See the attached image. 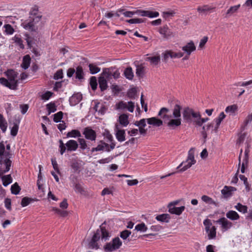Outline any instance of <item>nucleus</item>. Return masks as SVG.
<instances>
[{
    "mask_svg": "<svg viewBox=\"0 0 252 252\" xmlns=\"http://www.w3.org/2000/svg\"><path fill=\"white\" fill-rule=\"evenodd\" d=\"M90 84L92 90L94 91L95 90L97 85V80L95 77L92 76L91 77Z\"/></svg>",
    "mask_w": 252,
    "mask_h": 252,
    "instance_id": "5fc2aeb1",
    "label": "nucleus"
},
{
    "mask_svg": "<svg viewBox=\"0 0 252 252\" xmlns=\"http://www.w3.org/2000/svg\"><path fill=\"white\" fill-rule=\"evenodd\" d=\"M10 158L8 157L0 158V176L2 175L10 170L12 162Z\"/></svg>",
    "mask_w": 252,
    "mask_h": 252,
    "instance_id": "9d476101",
    "label": "nucleus"
},
{
    "mask_svg": "<svg viewBox=\"0 0 252 252\" xmlns=\"http://www.w3.org/2000/svg\"><path fill=\"white\" fill-rule=\"evenodd\" d=\"M5 157L11 158V154L9 152H5V146L3 142H0V158Z\"/></svg>",
    "mask_w": 252,
    "mask_h": 252,
    "instance_id": "c85d7f7f",
    "label": "nucleus"
},
{
    "mask_svg": "<svg viewBox=\"0 0 252 252\" xmlns=\"http://www.w3.org/2000/svg\"><path fill=\"white\" fill-rule=\"evenodd\" d=\"M76 78L79 80H81L84 78V72L81 66L77 67L75 70Z\"/></svg>",
    "mask_w": 252,
    "mask_h": 252,
    "instance_id": "4c0bfd02",
    "label": "nucleus"
},
{
    "mask_svg": "<svg viewBox=\"0 0 252 252\" xmlns=\"http://www.w3.org/2000/svg\"><path fill=\"white\" fill-rule=\"evenodd\" d=\"M182 49L188 56H190L192 52L196 50V46L193 41H190L186 45L182 47Z\"/></svg>",
    "mask_w": 252,
    "mask_h": 252,
    "instance_id": "f3484780",
    "label": "nucleus"
},
{
    "mask_svg": "<svg viewBox=\"0 0 252 252\" xmlns=\"http://www.w3.org/2000/svg\"><path fill=\"white\" fill-rule=\"evenodd\" d=\"M147 60L150 61L152 64L157 65L160 61V57L159 56L150 57L147 58Z\"/></svg>",
    "mask_w": 252,
    "mask_h": 252,
    "instance_id": "864d4df0",
    "label": "nucleus"
},
{
    "mask_svg": "<svg viewBox=\"0 0 252 252\" xmlns=\"http://www.w3.org/2000/svg\"><path fill=\"white\" fill-rule=\"evenodd\" d=\"M36 17H39V21L41 20L42 15L39 12L38 8L37 6L32 7L30 12L29 17L34 18Z\"/></svg>",
    "mask_w": 252,
    "mask_h": 252,
    "instance_id": "bb28decb",
    "label": "nucleus"
},
{
    "mask_svg": "<svg viewBox=\"0 0 252 252\" xmlns=\"http://www.w3.org/2000/svg\"><path fill=\"white\" fill-rule=\"evenodd\" d=\"M237 109V106L236 105H232L227 106L225 109V112L226 113H230L234 114Z\"/></svg>",
    "mask_w": 252,
    "mask_h": 252,
    "instance_id": "13d9d810",
    "label": "nucleus"
},
{
    "mask_svg": "<svg viewBox=\"0 0 252 252\" xmlns=\"http://www.w3.org/2000/svg\"><path fill=\"white\" fill-rule=\"evenodd\" d=\"M226 217L227 219H229L232 221L237 220L240 219V216L235 211L230 210L226 213Z\"/></svg>",
    "mask_w": 252,
    "mask_h": 252,
    "instance_id": "412c9836",
    "label": "nucleus"
},
{
    "mask_svg": "<svg viewBox=\"0 0 252 252\" xmlns=\"http://www.w3.org/2000/svg\"><path fill=\"white\" fill-rule=\"evenodd\" d=\"M235 208L239 212H242L243 214L246 213L248 211V207L247 206L243 205L240 203H237V205L235 206Z\"/></svg>",
    "mask_w": 252,
    "mask_h": 252,
    "instance_id": "79ce46f5",
    "label": "nucleus"
},
{
    "mask_svg": "<svg viewBox=\"0 0 252 252\" xmlns=\"http://www.w3.org/2000/svg\"><path fill=\"white\" fill-rule=\"evenodd\" d=\"M39 17H36L34 18L29 17L26 20H22L21 26L26 30L30 32H36L41 24Z\"/></svg>",
    "mask_w": 252,
    "mask_h": 252,
    "instance_id": "7ed1b4c3",
    "label": "nucleus"
},
{
    "mask_svg": "<svg viewBox=\"0 0 252 252\" xmlns=\"http://www.w3.org/2000/svg\"><path fill=\"white\" fill-rule=\"evenodd\" d=\"M99 86L101 91L106 90L108 87L106 77L102 75L98 78Z\"/></svg>",
    "mask_w": 252,
    "mask_h": 252,
    "instance_id": "a878e982",
    "label": "nucleus"
},
{
    "mask_svg": "<svg viewBox=\"0 0 252 252\" xmlns=\"http://www.w3.org/2000/svg\"><path fill=\"white\" fill-rule=\"evenodd\" d=\"M86 139L91 140L95 141L96 138V134L95 131L89 127H85L83 132Z\"/></svg>",
    "mask_w": 252,
    "mask_h": 252,
    "instance_id": "4468645a",
    "label": "nucleus"
},
{
    "mask_svg": "<svg viewBox=\"0 0 252 252\" xmlns=\"http://www.w3.org/2000/svg\"><path fill=\"white\" fill-rule=\"evenodd\" d=\"M215 8L208 5H204L203 6H198L197 8V11L201 14H207L208 12H211V10Z\"/></svg>",
    "mask_w": 252,
    "mask_h": 252,
    "instance_id": "cd10ccee",
    "label": "nucleus"
},
{
    "mask_svg": "<svg viewBox=\"0 0 252 252\" xmlns=\"http://www.w3.org/2000/svg\"><path fill=\"white\" fill-rule=\"evenodd\" d=\"M82 99V94L79 93H77L72 95L69 98V102L71 105H75L78 104Z\"/></svg>",
    "mask_w": 252,
    "mask_h": 252,
    "instance_id": "b1692460",
    "label": "nucleus"
},
{
    "mask_svg": "<svg viewBox=\"0 0 252 252\" xmlns=\"http://www.w3.org/2000/svg\"><path fill=\"white\" fill-rule=\"evenodd\" d=\"M78 141L80 145V148L82 150H85L87 148V144L86 141L84 138H79Z\"/></svg>",
    "mask_w": 252,
    "mask_h": 252,
    "instance_id": "4d7b16f0",
    "label": "nucleus"
},
{
    "mask_svg": "<svg viewBox=\"0 0 252 252\" xmlns=\"http://www.w3.org/2000/svg\"><path fill=\"white\" fill-rule=\"evenodd\" d=\"M207 234L208 239L211 240L215 239L216 237V227L213 226L211 228L205 230Z\"/></svg>",
    "mask_w": 252,
    "mask_h": 252,
    "instance_id": "2f4dec72",
    "label": "nucleus"
},
{
    "mask_svg": "<svg viewBox=\"0 0 252 252\" xmlns=\"http://www.w3.org/2000/svg\"><path fill=\"white\" fill-rule=\"evenodd\" d=\"M20 189H21L17 183H15L11 187V193L14 194H18Z\"/></svg>",
    "mask_w": 252,
    "mask_h": 252,
    "instance_id": "8fccbe9b",
    "label": "nucleus"
},
{
    "mask_svg": "<svg viewBox=\"0 0 252 252\" xmlns=\"http://www.w3.org/2000/svg\"><path fill=\"white\" fill-rule=\"evenodd\" d=\"M222 121L219 120L217 118L214 119V122L213 123H215V126H214V129H212V131H214V132L217 133L218 131V129L219 127V126Z\"/></svg>",
    "mask_w": 252,
    "mask_h": 252,
    "instance_id": "0e129e2a",
    "label": "nucleus"
},
{
    "mask_svg": "<svg viewBox=\"0 0 252 252\" xmlns=\"http://www.w3.org/2000/svg\"><path fill=\"white\" fill-rule=\"evenodd\" d=\"M159 32L162 35V37L166 39L173 37L174 35L173 32L171 31L166 25L160 27L159 29Z\"/></svg>",
    "mask_w": 252,
    "mask_h": 252,
    "instance_id": "2eb2a0df",
    "label": "nucleus"
},
{
    "mask_svg": "<svg viewBox=\"0 0 252 252\" xmlns=\"http://www.w3.org/2000/svg\"><path fill=\"white\" fill-rule=\"evenodd\" d=\"M63 78V71L62 69L58 70L54 75V79L55 80H58L59 79H62Z\"/></svg>",
    "mask_w": 252,
    "mask_h": 252,
    "instance_id": "e2e57ef3",
    "label": "nucleus"
},
{
    "mask_svg": "<svg viewBox=\"0 0 252 252\" xmlns=\"http://www.w3.org/2000/svg\"><path fill=\"white\" fill-rule=\"evenodd\" d=\"M1 180L3 182V185L6 187L9 184L12 183V179L10 175L3 176L1 177Z\"/></svg>",
    "mask_w": 252,
    "mask_h": 252,
    "instance_id": "ea45409f",
    "label": "nucleus"
},
{
    "mask_svg": "<svg viewBox=\"0 0 252 252\" xmlns=\"http://www.w3.org/2000/svg\"><path fill=\"white\" fill-rule=\"evenodd\" d=\"M122 245V242L119 237H116L106 244L104 247L105 252H112L119 249Z\"/></svg>",
    "mask_w": 252,
    "mask_h": 252,
    "instance_id": "0eeeda50",
    "label": "nucleus"
},
{
    "mask_svg": "<svg viewBox=\"0 0 252 252\" xmlns=\"http://www.w3.org/2000/svg\"><path fill=\"white\" fill-rule=\"evenodd\" d=\"M131 234V231L128 230H125L122 231L120 234V237L123 239L124 242L125 241H127V242H129V239L127 238L129 237Z\"/></svg>",
    "mask_w": 252,
    "mask_h": 252,
    "instance_id": "58836bf2",
    "label": "nucleus"
},
{
    "mask_svg": "<svg viewBox=\"0 0 252 252\" xmlns=\"http://www.w3.org/2000/svg\"><path fill=\"white\" fill-rule=\"evenodd\" d=\"M126 22L132 24H138V23H142L144 22V20L142 19L139 18H133L130 19L129 20H127L126 21Z\"/></svg>",
    "mask_w": 252,
    "mask_h": 252,
    "instance_id": "680f3d73",
    "label": "nucleus"
},
{
    "mask_svg": "<svg viewBox=\"0 0 252 252\" xmlns=\"http://www.w3.org/2000/svg\"><path fill=\"white\" fill-rule=\"evenodd\" d=\"M217 222L220 225L221 230L222 232L228 230L233 226V223L224 217L220 218Z\"/></svg>",
    "mask_w": 252,
    "mask_h": 252,
    "instance_id": "ddd939ff",
    "label": "nucleus"
},
{
    "mask_svg": "<svg viewBox=\"0 0 252 252\" xmlns=\"http://www.w3.org/2000/svg\"><path fill=\"white\" fill-rule=\"evenodd\" d=\"M236 190V188L235 187L225 186L221 190V192L224 197L227 198L231 196Z\"/></svg>",
    "mask_w": 252,
    "mask_h": 252,
    "instance_id": "a211bd4d",
    "label": "nucleus"
},
{
    "mask_svg": "<svg viewBox=\"0 0 252 252\" xmlns=\"http://www.w3.org/2000/svg\"><path fill=\"white\" fill-rule=\"evenodd\" d=\"M52 92L47 91L42 94L41 99L44 100H47L52 96Z\"/></svg>",
    "mask_w": 252,
    "mask_h": 252,
    "instance_id": "338daca9",
    "label": "nucleus"
},
{
    "mask_svg": "<svg viewBox=\"0 0 252 252\" xmlns=\"http://www.w3.org/2000/svg\"><path fill=\"white\" fill-rule=\"evenodd\" d=\"M81 136V134L80 132L77 129H72L70 131H69L66 134L67 137H72V138H76V137H80Z\"/></svg>",
    "mask_w": 252,
    "mask_h": 252,
    "instance_id": "e433bc0d",
    "label": "nucleus"
},
{
    "mask_svg": "<svg viewBox=\"0 0 252 252\" xmlns=\"http://www.w3.org/2000/svg\"><path fill=\"white\" fill-rule=\"evenodd\" d=\"M3 28L5 29V32L6 34H12L14 32V30L10 24H5L4 25Z\"/></svg>",
    "mask_w": 252,
    "mask_h": 252,
    "instance_id": "de8ad7c7",
    "label": "nucleus"
},
{
    "mask_svg": "<svg viewBox=\"0 0 252 252\" xmlns=\"http://www.w3.org/2000/svg\"><path fill=\"white\" fill-rule=\"evenodd\" d=\"M136 94V90L135 88L130 89L127 92V96L130 98H134Z\"/></svg>",
    "mask_w": 252,
    "mask_h": 252,
    "instance_id": "774afa93",
    "label": "nucleus"
},
{
    "mask_svg": "<svg viewBox=\"0 0 252 252\" xmlns=\"http://www.w3.org/2000/svg\"><path fill=\"white\" fill-rule=\"evenodd\" d=\"M156 219L159 221L163 222H168L170 219V217L169 214H162L161 215H157L156 217Z\"/></svg>",
    "mask_w": 252,
    "mask_h": 252,
    "instance_id": "7c9ffc66",
    "label": "nucleus"
},
{
    "mask_svg": "<svg viewBox=\"0 0 252 252\" xmlns=\"http://www.w3.org/2000/svg\"><path fill=\"white\" fill-rule=\"evenodd\" d=\"M17 74L18 73L13 70H8L6 72V75L9 83V89L13 90L16 89L18 85V81L16 79Z\"/></svg>",
    "mask_w": 252,
    "mask_h": 252,
    "instance_id": "1a4fd4ad",
    "label": "nucleus"
},
{
    "mask_svg": "<svg viewBox=\"0 0 252 252\" xmlns=\"http://www.w3.org/2000/svg\"><path fill=\"white\" fill-rule=\"evenodd\" d=\"M116 137L117 140L120 142H123L126 140V133L124 129H118L116 126Z\"/></svg>",
    "mask_w": 252,
    "mask_h": 252,
    "instance_id": "4be33fe9",
    "label": "nucleus"
},
{
    "mask_svg": "<svg viewBox=\"0 0 252 252\" xmlns=\"http://www.w3.org/2000/svg\"><path fill=\"white\" fill-rule=\"evenodd\" d=\"M145 67L142 65H138L136 67V74L138 77H142L144 74Z\"/></svg>",
    "mask_w": 252,
    "mask_h": 252,
    "instance_id": "a18cd8bd",
    "label": "nucleus"
},
{
    "mask_svg": "<svg viewBox=\"0 0 252 252\" xmlns=\"http://www.w3.org/2000/svg\"><path fill=\"white\" fill-rule=\"evenodd\" d=\"M101 75L104 76L108 80H110L112 78L118 79L120 76V73L118 69L114 68H104Z\"/></svg>",
    "mask_w": 252,
    "mask_h": 252,
    "instance_id": "f8f14e48",
    "label": "nucleus"
},
{
    "mask_svg": "<svg viewBox=\"0 0 252 252\" xmlns=\"http://www.w3.org/2000/svg\"><path fill=\"white\" fill-rule=\"evenodd\" d=\"M196 163L194 159V148H191L188 152V158L186 161L182 162L177 167L180 172H183L190 168Z\"/></svg>",
    "mask_w": 252,
    "mask_h": 252,
    "instance_id": "39448f33",
    "label": "nucleus"
},
{
    "mask_svg": "<svg viewBox=\"0 0 252 252\" xmlns=\"http://www.w3.org/2000/svg\"><path fill=\"white\" fill-rule=\"evenodd\" d=\"M12 39L20 46L21 49H24V45L23 44V40H22L20 35L16 34L13 37Z\"/></svg>",
    "mask_w": 252,
    "mask_h": 252,
    "instance_id": "37998d69",
    "label": "nucleus"
},
{
    "mask_svg": "<svg viewBox=\"0 0 252 252\" xmlns=\"http://www.w3.org/2000/svg\"><path fill=\"white\" fill-rule=\"evenodd\" d=\"M147 122L148 124L155 126H160L163 124V121L156 117H152L147 119Z\"/></svg>",
    "mask_w": 252,
    "mask_h": 252,
    "instance_id": "5701e85b",
    "label": "nucleus"
},
{
    "mask_svg": "<svg viewBox=\"0 0 252 252\" xmlns=\"http://www.w3.org/2000/svg\"><path fill=\"white\" fill-rule=\"evenodd\" d=\"M209 120L208 118H201V115L200 113H199V117H197L196 119H195L194 120H193V122L197 126H202L203 124L207 122Z\"/></svg>",
    "mask_w": 252,
    "mask_h": 252,
    "instance_id": "f704fd0d",
    "label": "nucleus"
},
{
    "mask_svg": "<svg viewBox=\"0 0 252 252\" xmlns=\"http://www.w3.org/2000/svg\"><path fill=\"white\" fill-rule=\"evenodd\" d=\"M240 6L241 5L240 4L231 6L226 12L225 14V17L228 18L233 15L238 11Z\"/></svg>",
    "mask_w": 252,
    "mask_h": 252,
    "instance_id": "393cba45",
    "label": "nucleus"
},
{
    "mask_svg": "<svg viewBox=\"0 0 252 252\" xmlns=\"http://www.w3.org/2000/svg\"><path fill=\"white\" fill-rule=\"evenodd\" d=\"M201 199L206 203L211 205H215V206L217 205L216 202L212 198L207 195H204L202 196Z\"/></svg>",
    "mask_w": 252,
    "mask_h": 252,
    "instance_id": "a19ab883",
    "label": "nucleus"
},
{
    "mask_svg": "<svg viewBox=\"0 0 252 252\" xmlns=\"http://www.w3.org/2000/svg\"><path fill=\"white\" fill-rule=\"evenodd\" d=\"M124 75L126 78L128 80H132L134 74L132 71V69L131 67H128L126 68L124 71Z\"/></svg>",
    "mask_w": 252,
    "mask_h": 252,
    "instance_id": "c9c22d12",
    "label": "nucleus"
},
{
    "mask_svg": "<svg viewBox=\"0 0 252 252\" xmlns=\"http://www.w3.org/2000/svg\"><path fill=\"white\" fill-rule=\"evenodd\" d=\"M7 128V123L3 115L0 114V128L2 132H5Z\"/></svg>",
    "mask_w": 252,
    "mask_h": 252,
    "instance_id": "473e14b6",
    "label": "nucleus"
},
{
    "mask_svg": "<svg viewBox=\"0 0 252 252\" xmlns=\"http://www.w3.org/2000/svg\"><path fill=\"white\" fill-rule=\"evenodd\" d=\"M128 116L123 114L119 116V121L120 124L123 126H127L129 124Z\"/></svg>",
    "mask_w": 252,
    "mask_h": 252,
    "instance_id": "72a5a7b5",
    "label": "nucleus"
},
{
    "mask_svg": "<svg viewBox=\"0 0 252 252\" xmlns=\"http://www.w3.org/2000/svg\"><path fill=\"white\" fill-rule=\"evenodd\" d=\"M246 136L245 133H240L238 135V138L237 140V144H241L243 143Z\"/></svg>",
    "mask_w": 252,
    "mask_h": 252,
    "instance_id": "69168bd1",
    "label": "nucleus"
},
{
    "mask_svg": "<svg viewBox=\"0 0 252 252\" xmlns=\"http://www.w3.org/2000/svg\"><path fill=\"white\" fill-rule=\"evenodd\" d=\"M89 68L91 73L92 74H96L100 71V68L93 64H90Z\"/></svg>",
    "mask_w": 252,
    "mask_h": 252,
    "instance_id": "603ef678",
    "label": "nucleus"
},
{
    "mask_svg": "<svg viewBox=\"0 0 252 252\" xmlns=\"http://www.w3.org/2000/svg\"><path fill=\"white\" fill-rule=\"evenodd\" d=\"M53 210L55 212V213L62 217H65L68 214L67 211L62 210L58 208H53Z\"/></svg>",
    "mask_w": 252,
    "mask_h": 252,
    "instance_id": "052dcab7",
    "label": "nucleus"
},
{
    "mask_svg": "<svg viewBox=\"0 0 252 252\" xmlns=\"http://www.w3.org/2000/svg\"><path fill=\"white\" fill-rule=\"evenodd\" d=\"M33 199L25 197L23 198L21 201V206L22 207H26L28 206L31 202L33 201Z\"/></svg>",
    "mask_w": 252,
    "mask_h": 252,
    "instance_id": "6e6d98bb",
    "label": "nucleus"
},
{
    "mask_svg": "<svg viewBox=\"0 0 252 252\" xmlns=\"http://www.w3.org/2000/svg\"><path fill=\"white\" fill-rule=\"evenodd\" d=\"M115 147V142H112L110 145L106 143L103 141L101 140L99 142L98 145L96 147L93 148L91 150L92 152L103 151H105L107 152H110L113 150Z\"/></svg>",
    "mask_w": 252,
    "mask_h": 252,
    "instance_id": "6e6552de",
    "label": "nucleus"
},
{
    "mask_svg": "<svg viewBox=\"0 0 252 252\" xmlns=\"http://www.w3.org/2000/svg\"><path fill=\"white\" fill-rule=\"evenodd\" d=\"M168 212L172 214H175L176 215H180L185 209V207L182 206L179 207H168Z\"/></svg>",
    "mask_w": 252,
    "mask_h": 252,
    "instance_id": "aec40b11",
    "label": "nucleus"
},
{
    "mask_svg": "<svg viewBox=\"0 0 252 252\" xmlns=\"http://www.w3.org/2000/svg\"><path fill=\"white\" fill-rule=\"evenodd\" d=\"M182 107L179 104H176L173 109L172 114H167L169 110L165 107L162 108L158 113V115L163 119L165 124L171 129H174L181 125Z\"/></svg>",
    "mask_w": 252,
    "mask_h": 252,
    "instance_id": "f257e3e1",
    "label": "nucleus"
},
{
    "mask_svg": "<svg viewBox=\"0 0 252 252\" xmlns=\"http://www.w3.org/2000/svg\"><path fill=\"white\" fill-rule=\"evenodd\" d=\"M19 129V124L16 123H14L13 124V126L11 128L10 130V134L12 136H16L17 134L18 131Z\"/></svg>",
    "mask_w": 252,
    "mask_h": 252,
    "instance_id": "49530a36",
    "label": "nucleus"
},
{
    "mask_svg": "<svg viewBox=\"0 0 252 252\" xmlns=\"http://www.w3.org/2000/svg\"><path fill=\"white\" fill-rule=\"evenodd\" d=\"M146 120L145 119H141L140 121H136L134 125L139 127H145L146 126Z\"/></svg>",
    "mask_w": 252,
    "mask_h": 252,
    "instance_id": "bf43d9fd",
    "label": "nucleus"
},
{
    "mask_svg": "<svg viewBox=\"0 0 252 252\" xmlns=\"http://www.w3.org/2000/svg\"><path fill=\"white\" fill-rule=\"evenodd\" d=\"M31 59L29 55L25 56L23 59L22 63L21 65V67L24 69H27L30 66Z\"/></svg>",
    "mask_w": 252,
    "mask_h": 252,
    "instance_id": "c756f323",
    "label": "nucleus"
},
{
    "mask_svg": "<svg viewBox=\"0 0 252 252\" xmlns=\"http://www.w3.org/2000/svg\"><path fill=\"white\" fill-rule=\"evenodd\" d=\"M184 53L181 52H174L172 51H166L163 54V58L165 61H166L169 57L171 58H180L183 57Z\"/></svg>",
    "mask_w": 252,
    "mask_h": 252,
    "instance_id": "dca6fc26",
    "label": "nucleus"
},
{
    "mask_svg": "<svg viewBox=\"0 0 252 252\" xmlns=\"http://www.w3.org/2000/svg\"><path fill=\"white\" fill-rule=\"evenodd\" d=\"M183 116L186 122H191L192 121V118L194 120L199 117V112H195L192 109L187 107L183 111Z\"/></svg>",
    "mask_w": 252,
    "mask_h": 252,
    "instance_id": "9b49d317",
    "label": "nucleus"
},
{
    "mask_svg": "<svg viewBox=\"0 0 252 252\" xmlns=\"http://www.w3.org/2000/svg\"><path fill=\"white\" fill-rule=\"evenodd\" d=\"M119 12L122 14L126 17H132L135 14H137L141 16H145L149 18L157 17L159 16V13L157 11H151L148 10H137L135 11H125L123 9H120L118 10Z\"/></svg>",
    "mask_w": 252,
    "mask_h": 252,
    "instance_id": "20e7f679",
    "label": "nucleus"
},
{
    "mask_svg": "<svg viewBox=\"0 0 252 252\" xmlns=\"http://www.w3.org/2000/svg\"><path fill=\"white\" fill-rule=\"evenodd\" d=\"M147 229V226L144 222L138 224L135 226V229L138 231L146 232Z\"/></svg>",
    "mask_w": 252,
    "mask_h": 252,
    "instance_id": "09e8293b",
    "label": "nucleus"
},
{
    "mask_svg": "<svg viewBox=\"0 0 252 252\" xmlns=\"http://www.w3.org/2000/svg\"><path fill=\"white\" fill-rule=\"evenodd\" d=\"M46 108L48 110V115L53 113L57 110L56 106L54 102H50L46 105Z\"/></svg>",
    "mask_w": 252,
    "mask_h": 252,
    "instance_id": "c03bdc74",
    "label": "nucleus"
},
{
    "mask_svg": "<svg viewBox=\"0 0 252 252\" xmlns=\"http://www.w3.org/2000/svg\"><path fill=\"white\" fill-rule=\"evenodd\" d=\"M59 142L60 152L62 155L64 154L66 150L69 152L75 151L78 147V144L74 140H69L65 144L62 140H60Z\"/></svg>",
    "mask_w": 252,
    "mask_h": 252,
    "instance_id": "423d86ee",
    "label": "nucleus"
},
{
    "mask_svg": "<svg viewBox=\"0 0 252 252\" xmlns=\"http://www.w3.org/2000/svg\"><path fill=\"white\" fill-rule=\"evenodd\" d=\"M214 123H211L208 124L206 126H204L202 128V130L201 131V134L203 137L204 139H206L207 137V132L211 130V132H214V131H212V129H214Z\"/></svg>",
    "mask_w": 252,
    "mask_h": 252,
    "instance_id": "6ab92c4d",
    "label": "nucleus"
},
{
    "mask_svg": "<svg viewBox=\"0 0 252 252\" xmlns=\"http://www.w3.org/2000/svg\"><path fill=\"white\" fill-rule=\"evenodd\" d=\"M109 237V233L104 227H100L96 230L89 243L90 246L92 248L97 249L98 245L97 242L101 238L102 240L106 241Z\"/></svg>",
    "mask_w": 252,
    "mask_h": 252,
    "instance_id": "f03ea898",
    "label": "nucleus"
},
{
    "mask_svg": "<svg viewBox=\"0 0 252 252\" xmlns=\"http://www.w3.org/2000/svg\"><path fill=\"white\" fill-rule=\"evenodd\" d=\"M53 121L56 123L61 122L63 119V113L62 111L58 112L55 114L54 115Z\"/></svg>",
    "mask_w": 252,
    "mask_h": 252,
    "instance_id": "3c124183",
    "label": "nucleus"
}]
</instances>
